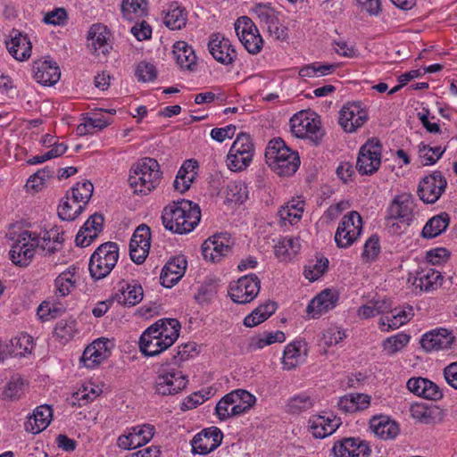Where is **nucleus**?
Returning <instances> with one entry per match:
<instances>
[{
  "label": "nucleus",
  "mask_w": 457,
  "mask_h": 457,
  "mask_svg": "<svg viewBox=\"0 0 457 457\" xmlns=\"http://www.w3.org/2000/svg\"><path fill=\"white\" fill-rule=\"evenodd\" d=\"M162 219L166 229L182 235L191 232L198 225L201 212L197 204L181 199L165 206Z\"/></svg>",
  "instance_id": "nucleus-1"
},
{
  "label": "nucleus",
  "mask_w": 457,
  "mask_h": 457,
  "mask_svg": "<svg viewBox=\"0 0 457 457\" xmlns=\"http://www.w3.org/2000/svg\"><path fill=\"white\" fill-rule=\"evenodd\" d=\"M9 255L12 262L19 266H28L33 260L38 248L54 253L55 246L48 245L51 241L50 235L46 232L43 237L36 231L24 229L17 233L12 238Z\"/></svg>",
  "instance_id": "nucleus-2"
},
{
  "label": "nucleus",
  "mask_w": 457,
  "mask_h": 457,
  "mask_svg": "<svg viewBox=\"0 0 457 457\" xmlns=\"http://www.w3.org/2000/svg\"><path fill=\"white\" fill-rule=\"evenodd\" d=\"M162 179V172L158 162L145 157L131 166L128 181L134 194L147 195L160 185Z\"/></svg>",
  "instance_id": "nucleus-3"
},
{
  "label": "nucleus",
  "mask_w": 457,
  "mask_h": 457,
  "mask_svg": "<svg viewBox=\"0 0 457 457\" xmlns=\"http://www.w3.org/2000/svg\"><path fill=\"white\" fill-rule=\"evenodd\" d=\"M415 200L409 194L395 195L387 207L386 225L392 234H402L415 217Z\"/></svg>",
  "instance_id": "nucleus-4"
},
{
  "label": "nucleus",
  "mask_w": 457,
  "mask_h": 457,
  "mask_svg": "<svg viewBox=\"0 0 457 457\" xmlns=\"http://www.w3.org/2000/svg\"><path fill=\"white\" fill-rule=\"evenodd\" d=\"M265 158L269 166L279 176L293 175L300 165L298 154L287 146L281 138L269 142Z\"/></svg>",
  "instance_id": "nucleus-5"
},
{
  "label": "nucleus",
  "mask_w": 457,
  "mask_h": 457,
  "mask_svg": "<svg viewBox=\"0 0 457 457\" xmlns=\"http://www.w3.org/2000/svg\"><path fill=\"white\" fill-rule=\"evenodd\" d=\"M187 383V376L179 367L164 363L156 372L153 389L155 395L171 396L182 392Z\"/></svg>",
  "instance_id": "nucleus-6"
},
{
  "label": "nucleus",
  "mask_w": 457,
  "mask_h": 457,
  "mask_svg": "<svg viewBox=\"0 0 457 457\" xmlns=\"http://www.w3.org/2000/svg\"><path fill=\"white\" fill-rule=\"evenodd\" d=\"M120 256L117 243L105 242L100 245L91 254L88 270L95 280L106 278L116 266Z\"/></svg>",
  "instance_id": "nucleus-7"
},
{
  "label": "nucleus",
  "mask_w": 457,
  "mask_h": 457,
  "mask_svg": "<svg viewBox=\"0 0 457 457\" xmlns=\"http://www.w3.org/2000/svg\"><path fill=\"white\" fill-rule=\"evenodd\" d=\"M292 134L298 138H309L315 144L323 137L319 115L310 110H303L290 119Z\"/></svg>",
  "instance_id": "nucleus-8"
},
{
  "label": "nucleus",
  "mask_w": 457,
  "mask_h": 457,
  "mask_svg": "<svg viewBox=\"0 0 457 457\" xmlns=\"http://www.w3.org/2000/svg\"><path fill=\"white\" fill-rule=\"evenodd\" d=\"M253 155L254 145L252 138L245 133H240L228 151L227 166L232 171H242L250 165Z\"/></svg>",
  "instance_id": "nucleus-9"
},
{
  "label": "nucleus",
  "mask_w": 457,
  "mask_h": 457,
  "mask_svg": "<svg viewBox=\"0 0 457 457\" xmlns=\"http://www.w3.org/2000/svg\"><path fill=\"white\" fill-rule=\"evenodd\" d=\"M362 218L352 211L344 215L335 233L334 240L338 248L346 249L353 245L362 233Z\"/></svg>",
  "instance_id": "nucleus-10"
},
{
  "label": "nucleus",
  "mask_w": 457,
  "mask_h": 457,
  "mask_svg": "<svg viewBox=\"0 0 457 457\" xmlns=\"http://www.w3.org/2000/svg\"><path fill=\"white\" fill-rule=\"evenodd\" d=\"M251 14L261 25L267 28L269 34L274 39L285 41L288 38V29L280 23L278 12L270 4H255L251 9Z\"/></svg>",
  "instance_id": "nucleus-11"
},
{
  "label": "nucleus",
  "mask_w": 457,
  "mask_h": 457,
  "mask_svg": "<svg viewBox=\"0 0 457 457\" xmlns=\"http://www.w3.org/2000/svg\"><path fill=\"white\" fill-rule=\"evenodd\" d=\"M234 26L238 39L247 52L252 54H259L263 46V39L252 19L241 16Z\"/></svg>",
  "instance_id": "nucleus-12"
},
{
  "label": "nucleus",
  "mask_w": 457,
  "mask_h": 457,
  "mask_svg": "<svg viewBox=\"0 0 457 457\" xmlns=\"http://www.w3.org/2000/svg\"><path fill=\"white\" fill-rule=\"evenodd\" d=\"M261 280L254 273L243 276L229 286L228 295L237 303L245 304L252 302L258 295Z\"/></svg>",
  "instance_id": "nucleus-13"
},
{
  "label": "nucleus",
  "mask_w": 457,
  "mask_h": 457,
  "mask_svg": "<svg viewBox=\"0 0 457 457\" xmlns=\"http://www.w3.org/2000/svg\"><path fill=\"white\" fill-rule=\"evenodd\" d=\"M381 165V145L377 139L368 140L360 149L355 169L361 175H372Z\"/></svg>",
  "instance_id": "nucleus-14"
},
{
  "label": "nucleus",
  "mask_w": 457,
  "mask_h": 457,
  "mask_svg": "<svg viewBox=\"0 0 457 457\" xmlns=\"http://www.w3.org/2000/svg\"><path fill=\"white\" fill-rule=\"evenodd\" d=\"M234 242L228 233H218L208 237L202 245V254L204 260L219 262L228 255Z\"/></svg>",
  "instance_id": "nucleus-15"
},
{
  "label": "nucleus",
  "mask_w": 457,
  "mask_h": 457,
  "mask_svg": "<svg viewBox=\"0 0 457 457\" xmlns=\"http://www.w3.org/2000/svg\"><path fill=\"white\" fill-rule=\"evenodd\" d=\"M368 111L361 102L345 104L339 112L338 123L346 133L355 132L368 120Z\"/></svg>",
  "instance_id": "nucleus-16"
},
{
  "label": "nucleus",
  "mask_w": 457,
  "mask_h": 457,
  "mask_svg": "<svg viewBox=\"0 0 457 457\" xmlns=\"http://www.w3.org/2000/svg\"><path fill=\"white\" fill-rule=\"evenodd\" d=\"M446 179L440 171L425 176L419 183L418 195L426 204H435L445 192Z\"/></svg>",
  "instance_id": "nucleus-17"
},
{
  "label": "nucleus",
  "mask_w": 457,
  "mask_h": 457,
  "mask_svg": "<svg viewBox=\"0 0 457 457\" xmlns=\"http://www.w3.org/2000/svg\"><path fill=\"white\" fill-rule=\"evenodd\" d=\"M154 435V427L150 424L128 428L118 437L117 445L124 450L136 449L146 445Z\"/></svg>",
  "instance_id": "nucleus-18"
},
{
  "label": "nucleus",
  "mask_w": 457,
  "mask_h": 457,
  "mask_svg": "<svg viewBox=\"0 0 457 457\" xmlns=\"http://www.w3.org/2000/svg\"><path fill=\"white\" fill-rule=\"evenodd\" d=\"M223 439V433L217 427H210L197 433L191 440L192 453L205 455L217 449Z\"/></svg>",
  "instance_id": "nucleus-19"
},
{
  "label": "nucleus",
  "mask_w": 457,
  "mask_h": 457,
  "mask_svg": "<svg viewBox=\"0 0 457 457\" xmlns=\"http://www.w3.org/2000/svg\"><path fill=\"white\" fill-rule=\"evenodd\" d=\"M212 56L223 65H230L237 59V51L228 38L220 33H212L208 41Z\"/></svg>",
  "instance_id": "nucleus-20"
},
{
  "label": "nucleus",
  "mask_w": 457,
  "mask_h": 457,
  "mask_svg": "<svg viewBox=\"0 0 457 457\" xmlns=\"http://www.w3.org/2000/svg\"><path fill=\"white\" fill-rule=\"evenodd\" d=\"M151 245V230L145 224L139 225L134 231L129 243V255L131 260L137 263H143Z\"/></svg>",
  "instance_id": "nucleus-21"
},
{
  "label": "nucleus",
  "mask_w": 457,
  "mask_h": 457,
  "mask_svg": "<svg viewBox=\"0 0 457 457\" xmlns=\"http://www.w3.org/2000/svg\"><path fill=\"white\" fill-rule=\"evenodd\" d=\"M453 332L445 328H436L422 335L420 345L427 353L444 351L451 348L454 342Z\"/></svg>",
  "instance_id": "nucleus-22"
},
{
  "label": "nucleus",
  "mask_w": 457,
  "mask_h": 457,
  "mask_svg": "<svg viewBox=\"0 0 457 457\" xmlns=\"http://www.w3.org/2000/svg\"><path fill=\"white\" fill-rule=\"evenodd\" d=\"M332 452L335 457H369L371 449L368 442L360 437H345L334 444Z\"/></svg>",
  "instance_id": "nucleus-23"
},
{
  "label": "nucleus",
  "mask_w": 457,
  "mask_h": 457,
  "mask_svg": "<svg viewBox=\"0 0 457 457\" xmlns=\"http://www.w3.org/2000/svg\"><path fill=\"white\" fill-rule=\"evenodd\" d=\"M341 423V419L331 412L312 415L309 420L311 432L316 438H325L332 435Z\"/></svg>",
  "instance_id": "nucleus-24"
},
{
  "label": "nucleus",
  "mask_w": 457,
  "mask_h": 457,
  "mask_svg": "<svg viewBox=\"0 0 457 457\" xmlns=\"http://www.w3.org/2000/svg\"><path fill=\"white\" fill-rule=\"evenodd\" d=\"M337 302L338 293L333 289H325L309 303L306 312L312 319H318L334 309Z\"/></svg>",
  "instance_id": "nucleus-25"
},
{
  "label": "nucleus",
  "mask_w": 457,
  "mask_h": 457,
  "mask_svg": "<svg viewBox=\"0 0 457 457\" xmlns=\"http://www.w3.org/2000/svg\"><path fill=\"white\" fill-rule=\"evenodd\" d=\"M108 339L98 338L89 345L83 352L80 361L88 369H94L110 356Z\"/></svg>",
  "instance_id": "nucleus-26"
},
{
  "label": "nucleus",
  "mask_w": 457,
  "mask_h": 457,
  "mask_svg": "<svg viewBox=\"0 0 457 457\" xmlns=\"http://www.w3.org/2000/svg\"><path fill=\"white\" fill-rule=\"evenodd\" d=\"M156 331L155 328H147L140 337L139 348L145 356H157L172 345L157 335Z\"/></svg>",
  "instance_id": "nucleus-27"
},
{
  "label": "nucleus",
  "mask_w": 457,
  "mask_h": 457,
  "mask_svg": "<svg viewBox=\"0 0 457 457\" xmlns=\"http://www.w3.org/2000/svg\"><path fill=\"white\" fill-rule=\"evenodd\" d=\"M32 73L34 79L43 86L54 85L61 77L57 63L48 60L35 61L32 66Z\"/></svg>",
  "instance_id": "nucleus-28"
},
{
  "label": "nucleus",
  "mask_w": 457,
  "mask_h": 457,
  "mask_svg": "<svg viewBox=\"0 0 457 457\" xmlns=\"http://www.w3.org/2000/svg\"><path fill=\"white\" fill-rule=\"evenodd\" d=\"M103 215L99 213L92 214L76 235V245L80 247L88 246L98 237L103 229Z\"/></svg>",
  "instance_id": "nucleus-29"
},
{
  "label": "nucleus",
  "mask_w": 457,
  "mask_h": 457,
  "mask_svg": "<svg viewBox=\"0 0 457 457\" xmlns=\"http://www.w3.org/2000/svg\"><path fill=\"white\" fill-rule=\"evenodd\" d=\"M187 269V260L184 256H177L170 259L162 268L160 280L161 284L170 288L176 285L184 276Z\"/></svg>",
  "instance_id": "nucleus-30"
},
{
  "label": "nucleus",
  "mask_w": 457,
  "mask_h": 457,
  "mask_svg": "<svg viewBox=\"0 0 457 457\" xmlns=\"http://www.w3.org/2000/svg\"><path fill=\"white\" fill-rule=\"evenodd\" d=\"M107 113L114 114L115 110H100L99 112L87 113L84 121L78 125L76 129L77 135L94 134L106 128L111 122L109 118L105 116Z\"/></svg>",
  "instance_id": "nucleus-31"
},
{
  "label": "nucleus",
  "mask_w": 457,
  "mask_h": 457,
  "mask_svg": "<svg viewBox=\"0 0 457 457\" xmlns=\"http://www.w3.org/2000/svg\"><path fill=\"white\" fill-rule=\"evenodd\" d=\"M307 345L304 341L295 340L287 344L282 356V368L287 370L295 369L305 361Z\"/></svg>",
  "instance_id": "nucleus-32"
},
{
  "label": "nucleus",
  "mask_w": 457,
  "mask_h": 457,
  "mask_svg": "<svg viewBox=\"0 0 457 457\" xmlns=\"http://www.w3.org/2000/svg\"><path fill=\"white\" fill-rule=\"evenodd\" d=\"M10 54L17 61H25L31 55L32 45L27 35L17 29H12L10 40L6 42Z\"/></svg>",
  "instance_id": "nucleus-33"
},
{
  "label": "nucleus",
  "mask_w": 457,
  "mask_h": 457,
  "mask_svg": "<svg viewBox=\"0 0 457 457\" xmlns=\"http://www.w3.org/2000/svg\"><path fill=\"white\" fill-rule=\"evenodd\" d=\"M87 47L96 55H106L112 49L109 42V33L105 27L102 25H93L87 37Z\"/></svg>",
  "instance_id": "nucleus-34"
},
{
  "label": "nucleus",
  "mask_w": 457,
  "mask_h": 457,
  "mask_svg": "<svg viewBox=\"0 0 457 457\" xmlns=\"http://www.w3.org/2000/svg\"><path fill=\"white\" fill-rule=\"evenodd\" d=\"M143 295V288L140 284L136 281L121 280L113 299L120 304L134 306L142 301Z\"/></svg>",
  "instance_id": "nucleus-35"
},
{
  "label": "nucleus",
  "mask_w": 457,
  "mask_h": 457,
  "mask_svg": "<svg viewBox=\"0 0 457 457\" xmlns=\"http://www.w3.org/2000/svg\"><path fill=\"white\" fill-rule=\"evenodd\" d=\"M370 428L383 440H394L400 432L398 424L386 415L374 416L370 419Z\"/></svg>",
  "instance_id": "nucleus-36"
},
{
  "label": "nucleus",
  "mask_w": 457,
  "mask_h": 457,
  "mask_svg": "<svg viewBox=\"0 0 457 457\" xmlns=\"http://www.w3.org/2000/svg\"><path fill=\"white\" fill-rule=\"evenodd\" d=\"M53 418V410L50 405L42 404L37 406L32 415L28 417L25 428L31 434H38L45 430L50 424Z\"/></svg>",
  "instance_id": "nucleus-37"
},
{
  "label": "nucleus",
  "mask_w": 457,
  "mask_h": 457,
  "mask_svg": "<svg viewBox=\"0 0 457 457\" xmlns=\"http://www.w3.org/2000/svg\"><path fill=\"white\" fill-rule=\"evenodd\" d=\"M370 405V396L361 393H350L340 397L337 407L345 413L362 411Z\"/></svg>",
  "instance_id": "nucleus-38"
},
{
  "label": "nucleus",
  "mask_w": 457,
  "mask_h": 457,
  "mask_svg": "<svg viewBox=\"0 0 457 457\" xmlns=\"http://www.w3.org/2000/svg\"><path fill=\"white\" fill-rule=\"evenodd\" d=\"M305 202L301 198H293L278 210V215L281 221L287 224L294 225L297 223L303 213Z\"/></svg>",
  "instance_id": "nucleus-39"
},
{
  "label": "nucleus",
  "mask_w": 457,
  "mask_h": 457,
  "mask_svg": "<svg viewBox=\"0 0 457 457\" xmlns=\"http://www.w3.org/2000/svg\"><path fill=\"white\" fill-rule=\"evenodd\" d=\"M173 55L181 69L193 71L196 65L194 49L185 41H178L173 46Z\"/></svg>",
  "instance_id": "nucleus-40"
},
{
  "label": "nucleus",
  "mask_w": 457,
  "mask_h": 457,
  "mask_svg": "<svg viewBox=\"0 0 457 457\" xmlns=\"http://www.w3.org/2000/svg\"><path fill=\"white\" fill-rule=\"evenodd\" d=\"M79 268L71 265L64 271L61 272L54 279L56 293L60 296H66L75 288L78 280Z\"/></svg>",
  "instance_id": "nucleus-41"
},
{
  "label": "nucleus",
  "mask_w": 457,
  "mask_h": 457,
  "mask_svg": "<svg viewBox=\"0 0 457 457\" xmlns=\"http://www.w3.org/2000/svg\"><path fill=\"white\" fill-rule=\"evenodd\" d=\"M301 249L298 237H285L280 238L274 245V253L282 262L290 261Z\"/></svg>",
  "instance_id": "nucleus-42"
},
{
  "label": "nucleus",
  "mask_w": 457,
  "mask_h": 457,
  "mask_svg": "<svg viewBox=\"0 0 457 457\" xmlns=\"http://www.w3.org/2000/svg\"><path fill=\"white\" fill-rule=\"evenodd\" d=\"M155 328L156 334L173 345L179 336L180 323L176 319H161L149 327Z\"/></svg>",
  "instance_id": "nucleus-43"
},
{
  "label": "nucleus",
  "mask_w": 457,
  "mask_h": 457,
  "mask_svg": "<svg viewBox=\"0 0 457 457\" xmlns=\"http://www.w3.org/2000/svg\"><path fill=\"white\" fill-rule=\"evenodd\" d=\"M232 398L231 413H236L237 417L248 411L256 402V397L245 389H236L228 393Z\"/></svg>",
  "instance_id": "nucleus-44"
},
{
  "label": "nucleus",
  "mask_w": 457,
  "mask_h": 457,
  "mask_svg": "<svg viewBox=\"0 0 457 457\" xmlns=\"http://www.w3.org/2000/svg\"><path fill=\"white\" fill-rule=\"evenodd\" d=\"M315 400L306 392L294 395L287 400L285 410L292 415H299L310 411L314 406Z\"/></svg>",
  "instance_id": "nucleus-45"
},
{
  "label": "nucleus",
  "mask_w": 457,
  "mask_h": 457,
  "mask_svg": "<svg viewBox=\"0 0 457 457\" xmlns=\"http://www.w3.org/2000/svg\"><path fill=\"white\" fill-rule=\"evenodd\" d=\"M337 68L336 63L314 62L301 67L298 75L306 81L308 79H317L332 74Z\"/></svg>",
  "instance_id": "nucleus-46"
},
{
  "label": "nucleus",
  "mask_w": 457,
  "mask_h": 457,
  "mask_svg": "<svg viewBox=\"0 0 457 457\" xmlns=\"http://www.w3.org/2000/svg\"><path fill=\"white\" fill-rule=\"evenodd\" d=\"M450 223L448 213L441 212L429 219L422 228L424 238H434L446 230Z\"/></svg>",
  "instance_id": "nucleus-47"
},
{
  "label": "nucleus",
  "mask_w": 457,
  "mask_h": 457,
  "mask_svg": "<svg viewBox=\"0 0 457 457\" xmlns=\"http://www.w3.org/2000/svg\"><path fill=\"white\" fill-rule=\"evenodd\" d=\"M277 310L275 302L268 301L259 305L244 319V325L248 328L255 327L269 319Z\"/></svg>",
  "instance_id": "nucleus-48"
},
{
  "label": "nucleus",
  "mask_w": 457,
  "mask_h": 457,
  "mask_svg": "<svg viewBox=\"0 0 457 457\" xmlns=\"http://www.w3.org/2000/svg\"><path fill=\"white\" fill-rule=\"evenodd\" d=\"M146 5L145 0H122V16L130 22L140 21L146 15Z\"/></svg>",
  "instance_id": "nucleus-49"
},
{
  "label": "nucleus",
  "mask_w": 457,
  "mask_h": 457,
  "mask_svg": "<svg viewBox=\"0 0 457 457\" xmlns=\"http://www.w3.org/2000/svg\"><path fill=\"white\" fill-rule=\"evenodd\" d=\"M164 24L172 30L180 29L187 24V13L177 2L171 3L163 18Z\"/></svg>",
  "instance_id": "nucleus-50"
},
{
  "label": "nucleus",
  "mask_w": 457,
  "mask_h": 457,
  "mask_svg": "<svg viewBox=\"0 0 457 457\" xmlns=\"http://www.w3.org/2000/svg\"><path fill=\"white\" fill-rule=\"evenodd\" d=\"M84 209L83 204L78 203L74 199L65 195L59 204L58 216L62 220L72 221L81 214Z\"/></svg>",
  "instance_id": "nucleus-51"
},
{
  "label": "nucleus",
  "mask_w": 457,
  "mask_h": 457,
  "mask_svg": "<svg viewBox=\"0 0 457 457\" xmlns=\"http://www.w3.org/2000/svg\"><path fill=\"white\" fill-rule=\"evenodd\" d=\"M446 146H431L421 142L418 145V158L423 166L435 164L444 154Z\"/></svg>",
  "instance_id": "nucleus-52"
},
{
  "label": "nucleus",
  "mask_w": 457,
  "mask_h": 457,
  "mask_svg": "<svg viewBox=\"0 0 457 457\" xmlns=\"http://www.w3.org/2000/svg\"><path fill=\"white\" fill-rule=\"evenodd\" d=\"M285 340V333L281 330L263 332L262 334L252 337L249 346L253 351H256L274 343H283Z\"/></svg>",
  "instance_id": "nucleus-53"
},
{
  "label": "nucleus",
  "mask_w": 457,
  "mask_h": 457,
  "mask_svg": "<svg viewBox=\"0 0 457 457\" xmlns=\"http://www.w3.org/2000/svg\"><path fill=\"white\" fill-rule=\"evenodd\" d=\"M410 339V336L403 332L391 336L382 342L383 352L392 356L402 351L409 344Z\"/></svg>",
  "instance_id": "nucleus-54"
},
{
  "label": "nucleus",
  "mask_w": 457,
  "mask_h": 457,
  "mask_svg": "<svg viewBox=\"0 0 457 457\" xmlns=\"http://www.w3.org/2000/svg\"><path fill=\"white\" fill-rule=\"evenodd\" d=\"M24 393V379L18 374L12 375L3 389V398L14 401L21 398Z\"/></svg>",
  "instance_id": "nucleus-55"
},
{
  "label": "nucleus",
  "mask_w": 457,
  "mask_h": 457,
  "mask_svg": "<svg viewBox=\"0 0 457 457\" xmlns=\"http://www.w3.org/2000/svg\"><path fill=\"white\" fill-rule=\"evenodd\" d=\"M93 189V184L90 181L86 180L73 186L71 191L67 192L66 195L74 199L78 203L83 204V206L86 207L92 196Z\"/></svg>",
  "instance_id": "nucleus-56"
},
{
  "label": "nucleus",
  "mask_w": 457,
  "mask_h": 457,
  "mask_svg": "<svg viewBox=\"0 0 457 457\" xmlns=\"http://www.w3.org/2000/svg\"><path fill=\"white\" fill-rule=\"evenodd\" d=\"M248 198V189L243 181H230L227 185V199L229 202L243 204Z\"/></svg>",
  "instance_id": "nucleus-57"
},
{
  "label": "nucleus",
  "mask_w": 457,
  "mask_h": 457,
  "mask_svg": "<svg viewBox=\"0 0 457 457\" xmlns=\"http://www.w3.org/2000/svg\"><path fill=\"white\" fill-rule=\"evenodd\" d=\"M11 342L13 357L25 356L27 353H30L34 347L33 338L29 334H21L11 339Z\"/></svg>",
  "instance_id": "nucleus-58"
},
{
  "label": "nucleus",
  "mask_w": 457,
  "mask_h": 457,
  "mask_svg": "<svg viewBox=\"0 0 457 457\" xmlns=\"http://www.w3.org/2000/svg\"><path fill=\"white\" fill-rule=\"evenodd\" d=\"M441 275L438 271L429 269L420 273L414 281V285L421 290L429 291L438 285Z\"/></svg>",
  "instance_id": "nucleus-59"
},
{
  "label": "nucleus",
  "mask_w": 457,
  "mask_h": 457,
  "mask_svg": "<svg viewBox=\"0 0 457 457\" xmlns=\"http://www.w3.org/2000/svg\"><path fill=\"white\" fill-rule=\"evenodd\" d=\"M380 253L379 237L378 235H371L363 245L361 257L366 262L376 261Z\"/></svg>",
  "instance_id": "nucleus-60"
},
{
  "label": "nucleus",
  "mask_w": 457,
  "mask_h": 457,
  "mask_svg": "<svg viewBox=\"0 0 457 457\" xmlns=\"http://www.w3.org/2000/svg\"><path fill=\"white\" fill-rule=\"evenodd\" d=\"M328 268V260L321 257L316 260L315 263L309 264L304 269V277L310 281L318 280Z\"/></svg>",
  "instance_id": "nucleus-61"
},
{
  "label": "nucleus",
  "mask_w": 457,
  "mask_h": 457,
  "mask_svg": "<svg viewBox=\"0 0 457 457\" xmlns=\"http://www.w3.org/2000/svg\"><path fill=\"white\" fill-rule=\"evenodd\" d=\"M229 394L225 395L216 404L215 414L220 420H227L228 419L237 417L236 413H231L233 406Z\"/></svg>",
  "instance_id": "nucleus-62"
},
{
  "label": "nucleus",
  "mask_w": 457,
  "mask_h": 457,
  "mask_svg": "<svg viewBox=\"0 0 457 457\" xmlns=\"http://www.w3.org/2000/svg\"><path fill=\"white\" fill-rule=\"evenodd\" d=\"M75 320H61L54 328V335L62 339H71L76 332Z\"/></svg>",
  "instance_id": "nucleus-63"
},
{
  "label": "nucleus",
  "mask_w": 457,
  "mask_h": 457,
  "mask_svg": "<svg viewBox=\"0 0 457 457\" xmlns=\"http://www.w3.org/2000/svg\"><path fill=\"white\" fill-rule=\"evenodd\" d=\"M157 75L154 65L149 62H141L136 68V76L139 81L150 82L155 79Z\"/></svg>",
  "instance_id": "nucleus-64"
}]
</instances>
